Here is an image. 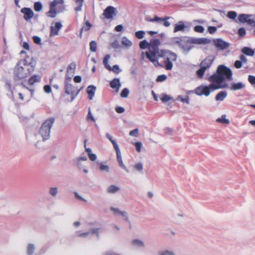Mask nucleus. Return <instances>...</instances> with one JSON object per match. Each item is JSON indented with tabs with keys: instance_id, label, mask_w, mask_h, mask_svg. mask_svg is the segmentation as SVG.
Returning a JSON list of instances; mask_svg holds the SVG:
<instances>
[{
	"instance_id": "1",
	"label": "nucleus",
	"mask_w": 255,
	"mask_h": 255,
	"mask_svg": "<svg viewBox=\"0 0 255 255\" xmlns=\"http://www.w3.org/2000/svg\"><path fill=\"white\" fill-rule=\"evenodd\" d=\"M160 44V40L158 39H151L150 42L144 40L140 42L139 47L141 49H148V51L145 52L146 57L155 66L159 65L158 62L159 58H165V68L167 70H170L173 68L172 62L177 60V55L169 51L159 50L158 46Z\"/></svg>"
},
{
	"instance_id": "2",
	"label": "nucleus",
	"mask_w": 255,
	"mask_h": 255,
	"mask_svg": "<svg viewBox=\"0 0 255 255\" xmlns=\"http://www.w3.org/2000/svg\"><path fill=\"white\" fill-rule=\"evenodd\" d=\"M34 67L26 62L17 63L14 70V78L16 80L25 79L29 76L33 71Z\"/></svg>"
},
{
	"instance_id": "3",
	"label": "nucleus",
	"mask_w": 255,
	"mask_h": 255,
	"mask_svg": "<svg viewBox=\"0 0 255 255\" xmlns=\"http://www.w3.org/2000/svg\"><path fill=\"white\" fill-rule=\"evenodd\" d=\"M71 77H66L64 83V93L66 95H70L71 100L73 101L78 94L79 91L77 90V88L71 84Z\"/></svg>"
},
{
	"instance_id": "4",
	"label": "nucleus",
	"mask_w": 255,
	"mask_h": 255,
	"mask_svg": "<svg viewBox=\"0 0 255 255\" xmlns=\"http://www.w3.org/2000/svg\"><path fill=\"white\" fill-rule=\"evenodd\" d=\"M215 60V57L213 55H209L207 56L204 60H203L200 64V68L196 72V74L198 78H202L205 72L207 69H209L213 64Z\"/></svg>"
},
{
	"instance_id": "5",
	"label": "nucleus",
	"mask_w": 255,
	"mask_h": 255,
	"mask_svg": "<svg viewBox=\"0 0 255 255\" xmlns=\"http://www.w3.org/2000/svg\"><path fill=\"white\" fill-rule=\"evenodd\" d=\"M55 119L54 118H50L47 119L42 125L39 133L43 137V140H45L49 137L50 129Z\"/></svg>"
},
{
	"instance_id": "6",
	"label": "nucleus",
	"mask_w": 255,
	"mask_h": 255,
	"mask_svg": "<svg viewBox=\"0 0 255 255\" xmlns=\"http://www.w3.org/2000/svg\"><path fill=\"white\" fill-rule=\"evenodd\" d=\"M56 6L59 7L61 9H64V0H54L50 2L49 10L46 13L47 17L51 18H55L57 15V11L56 10Z\"/></svg>"
},
{
	"instance_id": "7",
	"label": "nucleus",
	"mask_w": 255,
	"mask_h": 255,
	"mask_svg": "<svg viewBox=\"0 0 255 255\" xmlns=\"http://www.w3.org/2000/svg\"><path fill=\"white\" fill-rule=\"evenodd\" d=\"M220 89V87L214 84H210L209 86L201 85L197 87L195 90V93L199 96L205 95L208 96L210 94V90L213 91Z\"/></svg>"
},
{
	"instance_id": "8",
	"label": "nucleus",
	"mask_w": 255,
	"mask_h": 255,
	"mask_svg": "<svg viewBox=\"0 0 255 255\" xmlns=\"http://www.w3.org/2000/svg\"><path fill=\"white\" fill-rule=\"evenodd\" d=\"M217 73L221 76L223 81L225 79L230 80L232 77V70L223 65H219L217 69Z\"/></svg>"
},
{
	"instance_id": "9",
	"label": "nucleus",
	"mask_w": 255,
	"mask_h": 255,
	"mask_svg": "<svg viewBox=\"0 0 255 255\" xmlns=\"http://www.w3.org/2000/svg\"><path fill=\"white\" fill-rule=\"evenodd\" d=\"M254 17L252 14H241L238 16V20L241 23L246 22L248 25L255 27V18H252ZM255 34V29L254 31Z\"/></svg>"
},
{
	"instance_id": "10",
	"label": "nucleus",
	"mask_w": 255,
	"mask_h": 255,
	"mask_svg": "<svg viewBox=\"0 0 255 255\" xmlns=\"http://www.w3.org/2000/svg\"><path fill=\"white\" fill-rule=\"evenodd\" d=\"M208 81L212 83L211 84H214L220 87L221 88H225L227 87V84L222 85V83L224 81L219 74L217 73L211 76L208 79Z\"/></svg>"
},
{
	"instance_id": "11",
	"label": "nucleus",
	"mask_w": 255,
	"mask_h": 255,
	"mask_svg": "<svg viewBox=\"0 0 255 255\" xmlns=\"http://www.w3.org/2000/svg\"><path fill=\"white\" fill-rule=\"evenodd\" d=\"M214 43L217 48L219 50H224L229 47L228 43L223 41L221 39H217L214 40Z\"/></svg>"
},
{
	"instance_id": "12",
	"label": "nucleus",
	"mask_w": 255,
	"mask_h": 255,
	"mask_svg": "<svg viewBox=\"0 0 255 255\" xmlns=\"http://www.w3.org/2000/svg\"><path fill=\"white\" fill-rule=\"evenodd\" d=\"M116 14V8L112 6H108L104 11L103 15L107 19L112 18Z\"/></svg>"
},
{
	"instance_id": "13",
	"label": "nucleus",
	"mask_w": 255,
	"mask_h": 255,
	"mask_svg": "<svg viewBox=\"0 0 255 255\" xmlns=\"http://www.w3.org/2000/svg\"><path fill=\"white\" fill-rule=\"evenodd\" d=\"M62 27V25L60 22H56L54 26L50 27V36L53 37L57 35Z\"/></svg>"
},
{
	"instance_id": "14",
	"label": "nucleus",
	"mask_w": 255,
	"mask_h": 255,
	"mask_svg": "<svg viewBox=\"0 0 255 255\" xmlns=\"http://www.w3.org/2000/svg\"><path fill=\"white\" fill-rule=\"evenodd\" d=\"M21 12L24 14V18L28 20L33 16V12L30 8L24 7L21 9Z\"/></svg>"
},
{
	"instance_id": "15",
	"label": "nucleus",
	"mask_w": 255,
	"mask_h": 255,
	"mask_svg": "<svg viewBox=\"0 0 255 255\" xmlns=\"http://www.w3.org/2000/svg\"><path fill=\"white\" fill-rule=\"evenodd\" d=\"M115 150L116 151V154H117V160L118 162V163L119 164V166L122 168L123 169H125L127 172H128V170L127 169L125 165L124 164L122 160L121 153L120 150L119 148L115 149Z\"/></svg>"
},
{
	"instance_id": "16",
	"label": "nucleus",
	"mask_w": 255,
	"mask_h": 255,
	"mask_svg": "<svg viewBox=\"0 0 255 255\" xmlns=\"http://www.w3.org/2000/svg\"><path fill=\"white\" fill-rule=\"evenodd\" d=\"M186 26L183 21H180L178 23L175 24L174 28V32H177L179 31H184Z\"/></svg>"
},
{
	"instance_id": "17",
	"label": "nucleus",
	"mask_w": 255,
	"mask_h": 255,
	"mask_svg": "<svg viewBox=\"0 0 255 255\" xmlns=\"http://www.w3.org/2000/svg\"><path fill=\"white\" fill-rule=\"evenodd\" d=\"M110 86L113 89H116L118 91L121 87L120 79L115 78L110 82Z\"/></svg>"
},
{
	"instance_id": "18",
	"label": "nucleus",
	"mask_w": 255,
	"mask_h": 255,
	"mask_svg": "<svg viewBox=\"0 0 255 255\" xmlns=\"http://www.w3.org/2000/svg\"><path fill=\"white\" fill-rule=\"evenodd\" d=\"M96 89V87L93 85H90L87 87V93L88 94L90 100H92L94 97Z\"/></svg>"
},
{
	"instance_id": "19",
	"label": "nucleus",
	"mask_w": 255,
	"mask_h": 255,
	"mask_svg": "<svg viewBox=\"0 0 255 255\" xmlns=\"http://www.w3.org/2000/svg\"><path fill=\"white\" fill-rule=\"evenodd\" d=\"M245 87V85L242 82H238L237 83H233L230 88L232 91H237L243 89Z\"/></svg>"
},
{
	"instance_id": "20",
	"label": "nucleus",
	"mask_w": 255,
	"mask_h": 255,
	"mask_svg": "<svg viewBox=\"0 0 255 255\" xmlns=\"http://www.w3.org/2000/svg\"><path fill=\"white\" fill-rule=\"evenodd\" d=\"M241 51L242 53L247 56H253L255 54L254 50L248 47H243Z\"/></svg>"
},
{
	"instance_id": "21",
	"label": "nucleus",
	"mask_w": 255,
	"mask_h": 255,
	"mask_svg": "<svg viewBox=\"0 0 255 255\" xmlns=\"http://www.w3.org/2000/svg\"><path fill=\"white\" fill-rule=\"evenodd\" d=\"M76 68V65L75 63L72 62L69 64L67 68V73H70L73 75L75 73V69Z\"/></svg>"
},
{
	"instance_id": "22",
	"label": "nucleus",
	"mask_w": 255,
	"mask_h": 255,
	"mask_svg": "<svg viewBox=\"0 0 255 255\" xmlns=\"http://www.w3.org/2000/svg\"><path fill=\"white\" fill-rule=\"evenodd\" d=\"M111 210L114 212V213L116 214H120L121 215V216H123V217H125V220L128 221V217L127 216V213L126 212H124V211H120L119 210V209L118 208H113V207H112L111 208Z\"/></svg>"
},
{
	"instance_id": "23",
	"label": "nucleus",
	"mask_w": 255,
	"mask_h": 255,
	"mask_svg": "<svg viewBox=\"0 0 255 255\" xmlns=\"http://www.w3.org/2000/svg\"><path fill=\"white\" fill-rule=\"evenodd\" d=\"M171 41L172 44L180 46L182 44L183 40L182 37H175L171 38Z\"/></svg>"
},
{
	"instance_id": "24",
	"label": "nucleus",
	"mask_w": 255,
	"mask_h": 255,
	"mask_svg": "<svg viewBox=\"0 0 255 255\" xmlns=\"http://www.w3.org/2000/svg\"><path fill=\"white\" fill-rule=\"evenodd\" d=\"M110 58V56L109 55H106L103 59V64L107 69H108L109 71H111L112 67L110 66V65L108 63V61Z\"/></svg>"
},
{
	"instance_id": "25",
	"label": "nucleus",
	"mask_w": 255,
	"mask_h": 255,
	"mask_svg": "<svg viewBox=\"0 0 255 255\" xmlns=\"http://www.w3.org/2000/svg\"><path fill=\"white\" fill-rule=\"evenodd\" d=\"M227 93L225 91L220 92L216 96L217 101H223L227 97Z\"/></svg>"
},
{
	"instance_id": "26",
	"label": "nucleus",
	"mask_w": 255,
	"mask_h": 255,
	"mask_svg": "<svg viewBox=\"0 0 255 255\" xmlns=\"http://www.w3.org/2000/svg\"><path fill=\"white\" fill-rule=\"evenodd\" d=\"M40 78L38 75H33L28 80V83L29 85H32L37 82L40 81Z\"/></svg>"
},
{
	"instance_id": "27",
	"label": "nucleus",
	"mask_w": 255,
	"mask_h": 255,
	"mask_svg": "<svg viewBox=\"0 0 255 255\" xmlns=\"http://www.w3.org/2000/svg\"><path fill=\"white\" fill-rule=\"evenodd\" d=\"M226 116L225 115H222L221 118H219L216 120V122L220 123H222L226 125L230 124L229 120L226 118Z\"/></svg>"
},
{
	"instance_id": "28",
	"label": "nucleus",
	"mask_w": 255,
	"mask_h": 255,
	"mask_svg": "<svg viewBox=\"0 0 255 255\" xmlns=\"http://www.w3.org/2000/svg\"><path fill=\"white\" fill-rule=\"evenodd\" d=\"M120 188L114 185H112L110 186L107 189V192L109 193H115V192L118 191Z\"/></svg>"
},
{
	"instance_id": "29",
	"label": "nucleus",
	"mask_w": 255,
	"mask_h": 255,
	"mask_svg": "<svg viewBox=\"0 0 255 255\" xmlns=\"http://www.w3.org/2000/svg\"><path fill=\"white\" fill-rule=\"evenodd\" d=\"M91 26H92V25L91 24L90 22L89 21H87L85 22V25L81 29L80 34V37L82 36V32L83 30L86 31H88L91 28Z\"/></svg>"
},
{
	"instance_id": "30",
	"label": "nucleus",
	"mask_w": 255,
	"mask_h": 255,
	"mask_svg": "<svg viewBox=\"0 0 255 255\" xmlns=\"http://www.w3.org/2000/svg\"><path fill=\"white\" fill-rule=\"evenodd\" d=\"M75 2L78 5L75 8V10L76 11H81L82 9V7L83 5V3L84 2V0H74Z\"/></svg>"
},
{
	"instance_id": "31",
	"label": "nucleus",
	"mask_w": 255,
	"mask_h": 255,
	"mask_svg": "<svg viewBox=\"0 0 255 255\" xmlns=\"http://www.w3.org/2000/svg\"><path fill=\"white\" fill-rule=\"evenodd\" d=\"M170 18V17H166L165 18H160L158 16L155 15L154 18H151V19H148L147 20L150 22H154V21H159L161 20H164L166 19H168Z\"/></svg>"
},
{
	"instance_id": "32",
	"label": "nucleus",
	"mask_w": 255,
	"mask_h": 255,
	"mask_svg": "<svg viewBox=\"0 0 255 255\" xmlns=\"http://www.w3.org/2000/svg\"><path fill=\"white\" fill-rule=\"evenodd\" d=\"M208 39L205 38H201L196 39L194 40L193 43L196 44H205L208 42Z\"/></svg>"
},
{
	"instance_id": "33",
	"label": "nucleus",
	"mask_w": 255,
	"mask_h": 255,
	"mask_svg": "<svg viewBox=\"0 0 255 255\" xmlns=\"http://www.w3.org/2000/svg\"><path fill=\"white\" fill-rule=\"evenodd\" d=\"M106 137L111 141V142L112 143L114 148L115 149L119 148L118 145L117 144V142L115 140L113 139L112 136L109 134L107 133L106 134Z\"/></svg>"
},
{
	"instance_id": "34",
	"label": "nucleus",
	"mask_w": 255,
	"mask_h": 255,
	"mask_svg": "<svg viewBox=\"0 0 255 255\" xmlns=\"http://www.w3.org/2000/svg\"><path fill=\"white\" fill-rule=\"evenodd\" d=\"M90 50L92 52H96L97 51V43L95 41H92L90 43Z\"/></svg>"
},
{
	"instance_id": "35",
	"label": "nucleus",
	"mask_w": 255,
	"mask_h": 255,
	"mask_svg": "<svg viewBox=\"0 0 255 255\" xmlns=\"http://www.w3.org/2000/svg\"><path fill=\"white\" fill-rule=\"evenodd\" d=\"M122 42L123 45L127 47H129L132 45L131 42L126 37L123 38Z\"/></svg>"
},
{
	"instance_id": "36",
	"label": "nucleus",
	"mask_w": 255,
	"mask_h": 255,
	"mask_svg": "<svg viewBox=\"0 0 255 255\" xmlns=\"http://www.w3.org/2000/svg\"><path fill=\"white\" fill-rule=\"evenodd\" d=\"M34 250V247L32 244H29L27 246V253L28 255H32Z\"/></svg>"
},
{
	"instance_id": "37",
	"label": "nucleus",
	"mask_w": 255,
	"mask_h": 255,
	"mask_svg": "<svg viewBox=\"0 0 255 255\" xmlns=\"http://www.w3.org/2000/svg\"><path fill=\"white\" fill-rule=\"evenodd\" d=\"M42 4L40 2H35L34 4V9L36 11H39L42 9Z\"/></svg>"
},
{
	"instance_id": "38",
	"label": "nucleus",
	"mask_w": 255,
	"mask_h": 255,
	"mask_svg": "<svg viewBox=\"0 0 255 255\" xmlns=\"http://www.w3.org/2000/svg\"><path fill=\"white\" fill-rule=\"evenodd\" d=\"M99 169L101 171H105L107 172L109 171V167L107 165L103 164L102 163H100Z\"/></svg>"
},
{
	"instance_id": "39",
	"label": "nucleus",
	"mask_w": 255,
	"mask_h": 255,
	"mask_svg": "<svg viewBox=\"0 0 255 255\" xmlns=\"http://www.w3.org/2000/svg\"><path fill=\"white\" fill-rule=\"evenodd\" d=\"M237 14L236 13V12L234 11H230L229 12H228V14H227V16L231 18V19H234L236 18V17H237Z\"/></svg>"
},
{
	"instance_id": "40",
	"label": "nucleus",
	"mask_w": 255,
	"mask_h": 255,
	"mask_svg": "<svg viewBox=\"0 0 255 255\" xmlns=\"http://www.w3.org/2000/svg\"><path fill=\"white\" fill-rule=\"evenodd\" d=\"M144 34L145 32L142 30L136 31L135 33L136 37L138 39H142L143 38Z\"/></svg>"
},
{
	"instance_id": "41",
	"label": "nucleus",
	"mask_w": 255,
	"mask_h": 255,
	"mask_svg": "<svg viewBox=\"0 0 255 255\" xmlns=\"http://www.w3.org/2000/svg\"><path fill=\"white\" fill-rule=\"evenodd\" d=\"M129 94V90L127 88H124L121 93V96L122 98H127Z\"/></svg>"
},
{
	"instance_id": "42",
	"label": "nucleus",
	"mask_w": 255,
	"mask_h": 255,
	"mask_svg": "<svg viewBox=\"0 0 255 255\" xmlns=\"http://www.w3.org/2000/svg\"><path fill=\"white\" fill-rule=\"evenodd\" d=\"M194 30L197 32L202 33L204 32V28L201 25H196L194 27Z\"/></svg>"
},
{
	"instance_id": "43",
	"label": "nucleus",
	"mask_w": 255,
	"mask_h": 255,
	"mask_svg": "<svg viewBox=\"0 0 255 255\" xmlns=\"http://www.w3.org/2000/svg\"><path fill=\"white\" fill-rule=\"evenodd\" d=\"M178 98L182 103H185L187 104H189V97L188 96H186L185 97L179 96Z\"/></svg>"
},
{
	"instance_id": "44",
	"label": "nucleus",
	"mask_w": 255,
	"mask_h": 255,
	"mask_svg": "<svg viewBox=\"0 0 255 255\" xmlns=\"http://www.w3.org/2000/svg\"><path fill=\"white\" fill-rule=\"evenodd\" d=\"M238 33L240 37H244L246 33V30L243 27H241L238 29Z\"/></svg>"
},
{
	"instance_id": "45",
	"label": "nucleus",
	"mask_w": 255,
	"mask_h": 255,
	"mask_svg": "<svg viewBox=\"0 0 255 255\" xmlns=\"http://www.w3.org/2000/svg\"><path fill=\"white\" fill-rule=\"evenodd\" d=\"M171 99V98L167 95H164L161 98V101L163 103H166L167 102H168L169 100Z\"/></svg>"
},
{
	"instance_id": "46",
	"label": "nucleus",
	"mask_w": 255,
	"mask_h": 255,
	"mask_svg": "<svg viewBox=\"0 0 255 255\" xmlns=\"http://www.w3.org/2000/svg\"><path fill=\"white\" fill-rule=\"evenodd\" d=\"M167 79V76L165 75H159L156 81L157 82H163L165 81Z\"/></svg>"
},
{
	"instance_id": "47",
	"label": "nucleus",
	"mask_w": 255,
	"mask_h": 255,
	"mask_svg": "<svg viewBox=\"0 0 255 255\" xmlns=\"http://www.w3.org/2000/svg\"><path fill=\"white\" fill-rule=\"evenodd\" d=\"M129 134L132 136L137 137L138 134V129L137 128H135L132 130H131L129 132Z\"/></svg>"
},
{
	"instance_id": "48",
	"label": "nucleus",
	"mask_w": 255,
	"mask_h": 255,
	"mask_svg": "<svg viewBox=\"0 0 255 255\" xmlns=\"http://www.w3.org/2000/svg\"><path fill=\"white\" fill-rule=\"evenodd\" d=\"M111 71H113L116 74H119L121 72L119 66L118 65H114L112 68Z\"/></svg>"
},
{
	"instance_id": "49",
	"label": "nucleus",
	"mask_w": 255,
	"mask_h": 255,
	"mask_svg": "<svg viewBox=\"0 0 255 255\" xmlns=\"http://www.w3.org/2000/svg\"><path fill=\"white\" fill-rule=\"evenodd\" d=\"M248 81L252 85H255V76L249 75L248 77Z\"/></svg>"
},
{
	"instance_id": "50",
	"label": "nucleus",
	"mask_w": 255,
	"mask_h": 255,
	"mask_svg": "<svg viewBox=\"0 0 255 255\" xmlns=\"http://www.w3.org/2000/svg\"><path fill=\"white\" fill-rule=\"evenodd\" d=\"M34 42L36 44H39L41 43V38L37 36H34L32 38Z\"/></svg>"
},
{
	"instance_id": "51",
	"label": "nucleus",
	"mask_w": 255,
	"mask_h": 255,
	"mask_svg": "<svg viewBox=\"0 0 255 255\" xmlns=\"http://www.w3.org/2000/svg\"><path fill=\"white\" fill-rule=\"evenodd\" d=\"M134 168L138 171H141L143 169V165L141 163H137L134 165Z\"/></svg>"
},
{
	"instance_id": "52",
	"label": "nucleus",
	"mask_w": 255,
	"mask_h": 255,
	"mask_svg": "<svg viewBox=\"0 0 255 255\" xmlns=\"http://www.w3.org/2000/svg\"><path fill=\"white\" fill-rule=\"evenodd\" d=\"M208 32L210 34H213L217 31V28L215 26H210L208 27Z\"/></svg>"
},
{
	"instance_id": "53",
	"label": "nucleus",
	"mask_w": 255,
	"mask_h": 255,
	"mask_svg": "<svg viewBox=\"0 0 255 255\" xmlns=\"http://www.w3.org/2000/svg\"><path fill=\"white\" fill-rule=\"evenodd\" d=\"M242 61H241L240 60H237L235 61V62L234 63V66L236 68L239 69L242 67Z\"/></svg>"
},
{
	"instance_id": "54",
	"label": "nucleus",
	"mask_w": 255,
	"mask_h": 255,
	"mask_svg": "<svg viewBox=\"0 0 255 255\" xmlns=\"http://www.w3.org/2000/svg\"><path fill=\"white\" fill-rule=\"evenodd\" d=\"M132 243H133V244L134 245H137V246H138L142 247L144 245L143 242H142L141 241H140L139 240H133Z\"/></svg>"
},
{
	"instance_id": "55",
	"label": "nucleus",
	"mask_w": 255,
	"mask_h": 255,
	"mask_svg": "<svg viewBox=\"0 0 255 255\" xmlns=\"http://www.w3.org/2000/svg\"><path fill=\"white\" fill-rule=\"evenodd\" d=\"M57 193V188L55 187V188H50V193L52 196H55L56 195Z\"/></svg>"
},
{
	"instance_id": "56",
	"label": "nucleus",
	"mask_w": 255,
	"mask_h": 255,
	"mask_svg": "<svg viewBox=\"0 0 255 255\" xmlns=\"http://www.w3.org/2000/svg\"><path fill=\"white\" fill-rule=\"evenodd\" d=\"M87 120H90L93 122H95V120L94 118L93 117V116H92L91 111L90 110H89V112H88V113L87 115Z\"/></svg>"
},
{
	"instance_id": "57",
	"label": "nucleus",
	"mask_w": 255,
	"mask_h": 255,
	"mask_svg": "<svg viewBox=\"0 0 255 255\" xmlns=\"http://www.w3.org/2000/svg\"><path fill=\"white\" fill-rule=\"evenodd\" d=\"M89 158L91 161H94L96 160L97 156L94 153H89Z\"/></svg>"
},
{
	"instance_id": "58",
	"label": "nucleus",
	"mask_w": 255,
	"mask_h": 255,
	"mask_svg": "<svg viewBox=\"0 0 255 255\" xmlns=\"http://www.w3.org/2000/svg\"><path fill=\"white\" fill-rule=\"evenodd\" d=\"M116 111L119 114H122L125 112V109L122 107H118L116 108Z\"/></svg>"
},
{
	"instance_id": "59",
	"label": "nucleus",
	"mask_w": 255,
	"mask_h": 255,
	"mask_svg": "<svg viewBox=\"0 0 255 255\" xmlns=\"http://www.w3.org/2000/svg\"><path fill=\"white\" fill-rule=\"evenodd\" d=\"M44 90L47 93H49L51 92V88L50 85H45L44 87Z\"/></svg>"
},
{
	"instance_id": "60",
	"label": "nucleus",
	"mask_w": 255,
	"mask_h": 255,
	"mask_svg": "<svg viewBox=\"0 0 255 255\" xmlns=\"http://www.w3.org/2000/svg\"><path fill=\"white\" fill-rule=\"evenodd\" d=\"M141 145H142V144H141V142H137L135 143L136 149L138 152L140 151Z\"/></svg>"
},
{
	"instance_id": "61",
	"label": "nucleus",
	"mask_w": 255,
	"mask_h": 255,
	"mask_svg": "<svg viewBox=\"0 0 255 255\" xmlns=\"http://www.w3.org/2000/svg\"><path fill=\"white\" fill-rule=\"evenodd\" d=\"M240 61H242V63H246L248 61V59L244 55H241L240 56Z\"/></svg>"
},
{
	"instance_id": "62",
	"label": "nucleus",
	"mask_w": 255,
	"mask_h": 255,
	"mask_svg": "<svg viewBox=\"0 0 255 255\" xmlns=\"http://www.w3.org/2000/svg\"><path fill=\"white\" fill-rule=\"evenodd\" d=\"M160 255H174V254L173 252L166 251L165 252H161L160 253Z\"/></svg>"
},
{
	"instance_id": "63",
	"label": "nucleus",
	"mask_w": 255,
	"mask_h": 255,
	"mask_svg": "<svg viewBox=\"0 0 255 255\" xmlns=\"http://www.w3.org/2000/svg\"><path fill=\"white\" fill-rule=\"evenodd\" d=\"M74 81L75 83H80L82 81V78L80 76H76L74 78Z\"/></svg>"
},
{
	"instance_id": "64",
	"label": "nucleus",
	"mask_w": 255,
	"mask_h": 255,
	"mask_svg": "<svg viewBox=\"0 0 255 255\" xmlns=\"http://www.w3.org/2000/svg\"><path fill=\"white\" fill-rule=\"evenodd\" d=\"M123 26L122 25H118L115 27V30L118 32L121 31L123 29Z\"/></svg>"
}]
</instances>
